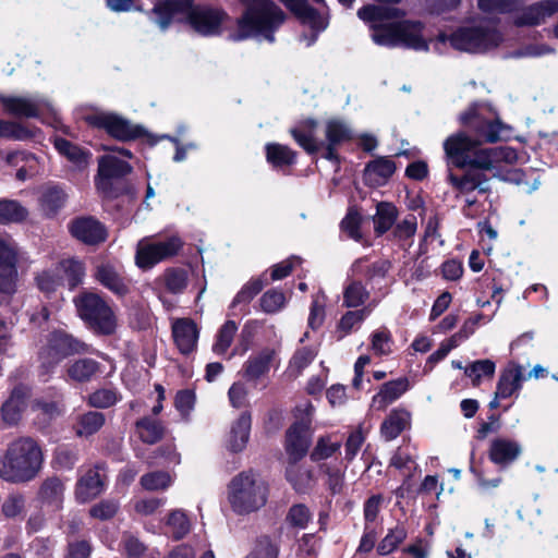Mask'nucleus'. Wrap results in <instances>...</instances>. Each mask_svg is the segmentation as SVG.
Masks as SVG:
<instances>
[{
	"label": "nucleus",
	"mask_w": 558,
	"mask_h": 558,
	"mask_svg": "<svg viewBox=\"0 0 558 558\" xmlns=\"http://www.w3.org/2000/svg\"><path fill=\"white\" fill-rule=\"evenodd\" d=\"M357 15L361 20L373 22L372 39L377 45L428 50V44L422 36L423 24L421 22L391 21L404 15L400 9L365 5L357 11Z\"/></svg>",
	"instance_id": "f257e3e1"
},
{
	"label": "nucleus",
	"mask_w": 558,
	"mask_h": 558,
	"mask_svg": "<svg viewBox=\"0 0 558 558\" xmlns=\"http://www.w3.org/2000/svg\"><path fill=\"white\" fill-rule=\"evenodd\" d=\"M44 464V453L32 437H20L11 441L0 457V480L11 484H23L38 476Z\"/></svg>",
	"instance_id": "f03ea898"
},
{
	"label": "nucleus",
	"mask_w": 558,
	"mask_h": 558,
	"mask_svg": "<svg viewBox=\"0 0 558 558\" xmlns=\"http://www.w3.org/2000/svg\"><path fill=\"white\" fill-rule=\"evenodd\" d=\"M154 22L166 31L178 15H183L190 26L204 36L220 32L223 13L210 8L193 7L192 0H165L153 8Z\"/></svg>",
	"instance_id": "7ed1b4c3"
},
{
	"label": "nucleus",
	"mask_w": 558,
	"mask_h": 558,
	"mask_svg": "<svg viewBox=\"0 0 558 558\" xmlns=\"http://www.w3.org/2000/svg\"><path fill=\"white\" fill-rule=\"evenodd\" d=\"M245 7L238 19V29L230 35L234 41L262 35L275 41V32L286 22L287 14L271 0H241Z\"/></svg>",
	"instance_id": "20e7f679"
},
{
	"label": "nucleus",
	"mask_w": 558,
	"mask_h": 558,
	"mask_svg": "<svg viewBox=\"0 0 558 558\" xmlns=\"http://www.w3.org/2000/svg\"><path fill=\"white\" fill-rule=\"evenodd\" d=\"M268 487L253 470L239 473L228 484V501L238 514L257 511L267 501Z\"/></svg>",
	"instance_id": "39448f33"
},
{
	"label": "nucleus",
	"mask_w": 558,
	"mask_h": 558,
	"mask_svg": "<svg viewBox=\"0 0 558 558\" xmlns=\"http://www.w3.org/2000/svg\"><path fill=\"white\" fill-rule=\"evenodd\" d=\"M438 39L441 43L449 40L457 50L484 52L497 47L502 38L494 23L482 21L475 25L459 27L449 37L440 34Z\"/></svg>",
	"instance_id": "423d86ee"
},
{
	"label": "nucleus",
	"mask_w": 558,
	"mask_h": 558,
	"mask_svg": "<svg viewBox=\"0 0 558 558\" xmlns=\"http://www.w3.org/2000/svg\"><path fill=\"white\" fill-rule=\"evenodd\" d=\"M78 316L98 335L109 336L116 331L117 318L112 308L98 294L82 292L74 299Z\"/></svg>",
	"instance_id": "0eeeda50"
},
{
	"label": "nucleus",
	"mask_w": 558,
	"mask_h": 558,
	"mask_svg": "<svg viewBox=\"0 0 558 558\" xmlns=\"http://www.w3.org/2000/svg\"><path fill=\"white\" fill-rule=\"evenodd\" d=\"M291 134L298 144L308 154H315L325 147L324 158L338 161L339 157L336 153V146L351 138L350 130L340 121L330 120L326 125L327 145L324 142H316L311 134H305L296 129L291 130Z\"/></svg>",
	"instance_id": "6e6552de"
},
{
	"label": "nucleus",
	"mask_w": 558,
	"mask_h": 558,
	"mask_svg": "<svg viewBox=\"0 0 558 558\" xmlns=\"http://www.w3.org/2000/svg\"><path fill=\"white\" fill-rule=\"evenodd\" d=\"M88 345L65 332H53L47 343V347L40 352V360L44 367L50 369L61 360L73 354L85 353Z\"/></svg>",
	"instance_id": "1a4fd4ad"
},
{
	"label": "nucleus",
	"mask_w": 558,
	"mask_h": 558,
	"mask_svg": "<svg viewBox=\"0 0 558 558\" xmlns=\"http://www.w3.org/2000/svg\"><path fill=\"white\" fill-rule=\"evenodd\" d=\"M87 122L98 129L105 130L111 137L129 142L141 137L144 129L133 124L130 120L112 112H99L87 117Z\"/></svg>",
	"instance_id": "9d476101"
},
{
	"label": "nucleus",
	"mask_w": 558,
	"mask_h": 558,
	"mask_svg": "<svg viewBox=\"0 0 558 558\" xmlns=\"http://www.w3.org/2000/svg\"><path fill=\"white\" fill-rule=\"evenodd\" d=\"M132 172V167L112 155H105L98 159L97 187L107 197L116 198L120 191L113 186L112 179L123 178Z\"/></svg>",
	"instance_id": "9b49d317"
},
{
	"label": "nucleus",
	"mask_w": 558,
	"mask_h": 558,
	"mask_svg": "<svg viewBox=\"0 0 558 558\" xmlns=\"http://www.w3.org/2000/svg\"><path fill=\"white\" fill-rule=\"evenodd\" d=\"M181 245L182 243L178 238L156 242L143 240L137 244L136 264L143 269H148L155 264L175 255Z\"/></svg>",
	"instance_id": "f8f14e48"
},
{
	"label": "nucleus",
	"mask_w": 558,
	"mask_h": 558,
	"mask_svg": "<svg viewBox=\"0 0 558 558\" xmlns=\"http://www.w3.org/2000/svg\"><path fill=\"white\" fill-rule=\"evenodd\" d=\"M480 145V141L473 140L463 132H459L445 141L444 150L452 166L464 169L474 147Z\"/></svg>",
	"instance_id": "ddd939ff"
},
{
	"label": "nucleus",
	"mask_w": 558,
	"mask_h": 558,
	"mask_svg": "<svg viewBox=\"0 0 558 558\" xmlns=\"http://www.w3.org/2000/svg\"><path fill=\"white\" fill-rule=\"evenodd\" d=\"M16 250L0 239V293L12 295L16 291Z\"/></svg>",
	"instance_id": "4468645a"
},
{
	"label": "nucleus",
	"mask_w": 558,
	"mask_h": 558,
	"mask_svg": "<svg viewBox=\"0 0 558 558\" xmlns=\"http://www.w3.org/2000/svg\"><path fill=\"white\" fill-rule=\"evenodd\" d=\"M71 234L87 245H98L106 241L107 230L105 226L94 217H80L70 225Z\"/></svg>",
	"instance_id": "2eb2a0df"
},
{
	"label": "nucleus",
	"mask_w": 558,
	"mask_h": 558,
	"mask_svg": "<svg viewBox=\"0 0 558 558\" xmlns=\"http://www.w3.org/2000/svg\"><path fill=\"white\" fill-rule=\"evenodd\" d=\"M557 11V0L539 1L522 9L521 12L514 16L513 24L518 27L539 25Z\"/></svg>",
	"instance_id": "dca6fc26"
},
{
	"label": "nucleus",
	"mask_w": 558,
	"mask_h": 558,
	"mask_svg": "<svg viewBox=\"0 0 558 558\" xmlns=\"http://www.w3.org/2000/svg\"><path fill=\"white\" fill-rule=\"evenodd\" d=\"M198 335L197 325L192 319L179 318L172 325L173 340L182 354L187 355L196 349Z\"/></svg>",
	"instance_id": "f3484780"
},
{
	"label": "nucleus",
	"mask_w": 558,
	"mask_h": 558,
	"mask_svg": "<svg viewBox=\"0 0 558 558\" xmlns=\"http://www.w3.org/2000/svg\"><path fill=\"white\" fill-rule=\"evenodd\" d=\"M101 372V364L92 357H80L65 365V379L76 384L92 381Z\"/></svg>",
	"instance_id": "a211bd4d"
},
{
	"label": "nucleus",
	"mask_w": 558,
	"mask_h": 558,
	"mask_svg": "<svg viewBox=\"0 0 558 558\" xmlns=\"http://www.w3.org/2000/svg\"><path fill=\"white\" fill-rule=\"evenodd\" d=\"M102 464H97L94 469H89L76 484V498L81 502L89 501L96 498L104 489L105 474Z\"/></svg>",
	"instance_id": "6ab92c4d"
},
{
	"label": "nucleus",
	"mask_w": 558,
	"mask_h": 558,
	"mask_svg": "<svg viewBox=\"0 0 558 558\" xmlns=\"http://www.w3.org/2000/svg\"><path fill=\"white\" fill-rule=\"evenodd\" d=\"M303 24H308L315 31L326 28V23L316 9L306 0H280Z\"/></svg>",
	"instance_id": "aec40b11"
},
{
	"label": "nucleus",
	"mask_w": 558,
	"mask_h": 558,
	"mask_svg": "<svg viewBox=\"0 0 558 558\" xmlns=\"http://www.w3.org/2000/svg\"><path fill=\"white\" fill-rule=\"evenodd\" d=\"M312 442L310 430H303L298 427H289L287 430V451L293 463L301 460L308 451Z\"/></svg>",
	"instance_id": "412c9836"
},
{
	"label": "nucleus",
	"mask_w": 558,
	"mask_h": 558,
	"mask_svg": "<svg viewBox=\"0 0 558 558\" xmlns=\"http://www.w3.org/2000/svg\"><path fill=\"white\" fill-rule=\"evenodd\" d=\"M521 453V446L512 440L497 438L492 441L489 449L490 460L499 465L513 462Z\"/></svg>",
	"instance_id": "4be33fe9"
},
{
	"label": "nucleus",
	"mask_w": 558,
	"mask_h": 558,
	"mask_svg": "<svg viewBox=\"0 0 558 558\" xmlns=\"http://www.w3.org/2000/svg\"><path fill=\"white\" fill-rule=\"evenodd\" d=\"M95 277L104 287L117 295L123 296L129 292L123 277L108 263L100 264L96 267Z\"/></svg>",
	"instance_id": "5701e85b"
},
{
	"label": "nucleus",
	"mask_w": 558,
	"mask_h": 558,
	"mask_svg": "<svg viewBox=\"0 0 558 558\" xmlns=\"http://www.w3.org/2000/svg\"><path fill=\"white\" fill-rule=\"evenodd\" d=\"M26 408V392L22 387L14 388L10 398L3 403L1 408L2 418L9 425L16 424L22 412Z\"/></svg>",
	"instance_id": "b1692460"
},
{
	"label": "nucleus",
	"mask_w": 558,
	"mask_h": 558,
	"mask_svg": "<svg viewBox=\"0 0 558 558\" xmlns=\"http://www.w3.org/2000/svg\"><path fill=\"white\" fill-rule=\"evenodd\" d=\"M396 171V165L387 157L369 161L365 168L366 181L374 185L384 184Z\"/></svg>",
	"instance_id": "393cba45"
},
{
	"label": "nucleus",
	"mask_w": 558,
	"mask_h": 558,
	"mask_svg": "<svg viewBox=\"0 0 558 558\" xmlns=\"http://www.w3.org/2000/svg\"><path fill=\"white\" fill-rule=\"evenodd\" d=\"M251 430V414L243 412L234 422L230 433L229 449L232 452L242 451L248 441Z\"/></svg>",
	"instance_id": "a878e982"
},
{
	"label": "nucleus",
	"mask_w": 558,
	"mask_h": 558,
	"mask_svg": "<svg viewBox=\"0 0 558 558\" xmlns=\"http://www.w3.org/2000/svg\"><path fill=\"white\" fill-rule=\"evenodd\" d=\"M59 276L62 277V284L66 282L70 289L76 288L82 283L85 268L82 262L68 258L62 259L56 265Z\"/></svg>",
	"instance_id": "bb28decb"
},
{
	"label": "nucleus",
	"mask_w": 558,
	"mask_h": 558,
	"mask_svg": "<svg viewBox=\"0 0 558 558\" xmlns=\"http://www.w3.org/2000/svg\"><path fill=\"white\" fill-rule=\"evenodd\" d=\"M522 380L523 368L521 366L518 365L504 371L497 384L496 398L505 399L510 397L521 387Z\"/></svg>",
	"instance_id": "cd10ccee"
},
{
	"label": "nucleus",
	"mask_w": 558,
	"mask_h": 558,
	"mask_svg": "<svg viewBox=\"0 0 558 558\" xmlns=\"http://www.w3.org/2000/svg\"><path fill=\"white\" fill-rule=\"evenodd\" d=\"M274 354V350L264 349L256 356L251 357L245 363L244 376L248 380H256L268 373Z\"/></svg>",
	"instance_id": "c85d7f7f"
},
{
	"label": "nucleus",
	"mask_w": 558,
	"mask_h": 558,
	"mask_svg": "<svg viewBox=\"0 0 558 558\" xmlns=\"http://www.w3.org/2000/svg\"><path fill=\"white\" fill-rule=\"evenodd\" d=\"M1 102L12 114L25 118H36L39 116L38 104L24 97H2Z\"/></svg>",
	"instance_id": "c756f323"
},
{
	"label": "nucleus",
	"mask_w": 558,
	"mask_h": 558,
	"mask_svg": "<svg viewBox=\"0 0 558 558\" xmlns=\"http://www.w3.org/2000/svg\"><path fill=\"white\" fill-rule=\"evenodd\" d=\"M64 486L59 477L46 478L40 485L38 495L43 502L59 508L63 499Z\"/></svg>",
	"instance_id": "7c9ffc66"
},
{
	"label": "nucleus",
	"mask_w": 558,
	"mask_h": 558,
	"mask_svg": "<svg viewBox=\"0 0 558 558\" xmlns=\"http://www.w3.org/2000/svg\"><path fill=\"white\" fill-rule=\"evenodd\" d=\"M398 217V209L391 203L380 202L376 206L374 217L375 232L377 235L386 233L395 223Z\"/></svg>",
	"instance_id": "2f4dec72"
},
{
	"label": "nucleus",
	"mask_w": 558,
	"mask_h": 558,
	"mask_svg": "<svg viewBox=\"0 0 558 558\" xmlns=\"http://www.w3.org/2000/svg\"><path fill=\"white\" fill-rule=\"evenodd\" d=\"M138 437L143 442L154 445L163 437V426L150 417H143L135 423Z\"/></svg>",
	"instance_id": "473e14b6"
},
{
	"label": "nucleus",
	"mask_w": 558,
	"mask_h": 558,
	"mask_svg": "<svg viewBox=\"0 0 558 558\" xmlns=\"http://www.w3.org/2000/svg\"><path fill=\"white\" fill-rule=\"evenodd\" d=\"M409 413L405 411H393L380 427V433L386 440L398 437L409 423Z\"/></svg>",
	"instance_id": "72a5a7b5"
},
{
	"label": "nucleus",
	"mask_w": 558,
	"mask_h": 558,
	"mask_svg": "<svg viewBox=\"0 0 558 558\" xmlns=\"http://www.w3.org/2000/svg\"><path fill=\"white\" fill-rule=\"evenodd\" d=\"M105 414L97 411H89L78 416L76 435L90 436L96 434L105 424Z\"/></svg>",
	"instance_id": "f704fd0d"
},
{
	"label": "nucleus",
	"mask_w": 558,
	"mask_h": 558,
	"mask_svg": "<svg viewBox=\"0 0 558 558\" xmlns=\"http://www.w3.org/2000/svg\"><path fill=\"white\" fill-rule=\"evenodd\" d=\"M497 158V149L475 146L466 162L468 170H492Z\"/></svg>",
	"instance_id": "c9c22d12"
},
{
	"label": "nucleus",
	"mask_w": 558,
	"mask_h": 558,
	"mask_svg": "<svg viewBox=\"0 0 558 558\" xmlns=\"http://www.w3.org/2000/svg\"><path fill=\"white\" fill-rule=\"evenodd\" d=\"M27 210L17 201L0 199V225L22 222Z\"/></svg>",
	"instance_id": "e433bc0d"
},
{
	"label": "nucleus",
	"mask_w": 558,
	"mask_h": 558,
	"mask_svg": "<svg viewBox=\"0 0 558 558\" xmlns=\"http://www.w3.org/2000/svg\"><path fill=\"white\" fill-rule=\"evenodd\" d=\"M66 194L58 186L47 187L41 197L40 205L47 216H53L64 205Z\"/></svg>",
	"instance_id": "4c0bfd02"
},
{
	"label": "nucleus",
	"mask_w": 558,
	"mask_h": 558,
	"mask_svg": "<svg viewBox=\"0 0 558 558\" xmlns=\"http://www.w3.org/2000/svg\"><path fill=\"white\" fill-rule=\"evenodd\" d=\"M267 160L274 167L289 166L294 162L295 155L287 146L280 144H268L266 146Z\"/></svg>",
	"instance_id": "58836bf2"
},
{
	"label": "nucleus",
	"mask_w": 558,
	"mask_h": 558,
	"mask_svg": "<svg viewBox=\"0 0 558 558\" xmlns=\"http://www.w3.org/2000/svg\"><path fill=\"white\" fill-rule=\"evenodd\" d=\"M54 146L58 151L65 156L70 161L78 166L87 163V158L89 155L70 141L65 138H57L54 141Z\"/></svg>",
	"instance_id": "ea45409f"
},
{
	"label": "nucleus",
	"mask_w": 558,
	"mask_h": 558,
	"mask_svg": "<svg viewBox=\"0 0 558 558\" xmlns=\"http://www.w3.org/2000/svg\"><path fill=\"white\" fill-rule=\"evenodd\" d=\"M33 136L34 132L26 125L14 121L0 120V137L14 141H25Z\"/></svg>",
	"instance_id": "a19ab883"
},
{
	"label": "nucleus",
	"mask_w": 558,
	"mask_h": 558,
	"mask_svg": "<svg viewBox=\"0 0 558 558\" xmlns=\"http://www.w3.org/2000/svg\"><path fill=\"white\" fill-rule=\"evenodd\" d=\"M369 296L361 281L351 282L343 292V303L347 307H357L362 305Z\"/></svg>",
	"instance_id": "79ce46f5"
},
{
	"label": "nucleus",
	"mask_w": 558,
	"mask_h": 558,
	"mask_svg": "<svg viewBox=\"0 0 558 558\" xmlns=\"http://www.w3.org/2000/svg\"><path fill=\"white\" fill-rule=\"evenodd\" d=\"M464 374L472 378L474 386H478L482 376L493 377L495 374V363L490 360H478L464 368Z\"/></svg>",
	"instance_id": "37998d69"
},
{
	"label": "nucleus",
	"mask_w": 558,
	"mask_h": 558,
	"mask_svg": "<svg viewBox=\"0 0 558 558\" xmlns=\"http://www.w3.org/2000/svg\"><path fill=\"white\" fill-rule=\"evenodd\" d=\"M163 282L171 293H181L187 284V275L184 269L169 268L163 274Z\"/></svg>",
	"instance_id": "c03bdc74"
},
{
	"label": "nucleus",
	"mask_w": 558,
	"mask_h": 558,
	"mask_svg": "<svg viewBox=\"0 0 558 558\" xmlns=\"http://www.w3.org/2000/svg\"><path fill=\"white\" fill-rule=\"evenodd\" d=\"M408 389V379L399 378L397 380H391L385 383L380 391L377 396H375L374 400L380 399L384 402H391L399 398L403 392Z\"/></svg>",
	"instance_id": "a18cd8bd"
},
{
	"label": "nucleus",
	"mask_w": 558,
	"mask_h": 558,
	"mask_svg": "<svg viewBox=\"0 0 558 558\" xmlns=\"http://www.w3.org/2000/svg\"><path fill=\"white\" fill-rule=\"evenodd\" d=\"M238 330V326L233 320H227L219 329L217 341L213 347V350L218 353H225L231 345L234 335Z\"/></svg>",
	"instance_id": "49530a36"
},
{
	"label": "nucleus",
	"mask_w": 558,
	"mask_h": 558,
	"mask_svg": "<svg viewBox=\"0 0 558 558\" xmlns=\"http://www.w3.org/2000/svg\"><path fill=\"white\" fill-rule=\"evenodd\" d=\"M38 289L47 295L53 293L62 286V277L59 276L57 268L45 270L36 277Z\"/></svg>",
	"instance_id": "de8ad7c7"
},
{
	"label": "nucleus",
	"mask_w": 558,
	"mask_h": 558,
	"mask_svg": "<svg viewBox=\"0 0 558 558\" xmlns=\"http://www.w3.org/2000/svg\"><path fill=\"white\" fill-rule=\"evenodd\" d=\"M287 478L299 493H306L313 484V474L310 470L291 469L287 471Z\"/></svg>",
	"instance_id": "09e8293b"
},
{
	"label": "nucleus",
	"mask_w": 558,
	"mask_h": 558,
	"mask_svg": "<svg viewBox=\"0 0 558 558\" xmlns=\"http://www.w3.org/2000/svg\"><path fill=\"white\" fill-rule=\"evenodd\" d=\"M118 399L114 390L101 388L88 396V404L96 409H107L114 405Z\"/></svg>",
	"instance_id": "8fccbe9b"
},
{
	"label": "nucleus",
	"mask_w": 558,
	"mask_h": 558,
	"mask_svg": "<svg viewBox=\"0 0 558 558\" xmlns=\"http://www.w3.org/2000/svg\"><path fill=\"white\" fill-rule=\"evenodd\" d=\"M407 537V530L403 526H396L390 530L386 537L379 543L377 550L380 555L391 553Z\"/></svg>",
	"instance_id": "3c124183"
},
{
	"label": "nucleus",
	"mask_w": 558,
	"mask_h": 558,
	"mask_svg": "<svg viewBox=\"0 0 558 558\" xmlns=\"http://www.w3.org/2000/svg\"><path fill=\"white\" fill-rule=\"evenodd\" d=\"M362 222V217L356 208L351 207L348 210V214L341 221V228L345 231L350 238L355 241H360L362 239V234L360 231V226Z\"/></svg>",
	"instance_id": "603ef678"
},
{
	"label": "nucleus",
	"mask_w": 558,
	"mask_h": 558,
	"mask_svg": "<svg viewBox=\"0 0 558 558\" xmlns=\"http://www.w3.org/2000/svg\"><path fill=\"white\" fill-rule=\"evenodd\" d=\"M259 302L265 313L272 314L284 305L286 296L281 291L271 289L262 295Z\"/></svg>",
	"instance_id": "864d4df0"
},
{
	"label": "nucleus",
	"mask_w": 558,
	"mask_h": 558,
	"mask_svg": "<svg viewBox=\"0 0 558 558\" xmlns=\"http://www.w3.org/2000/svg\"><path fill=\"white\" fill-rule=\"evenodd\" d=\"M313 411L314 407L310 401L298 404L294 409L295 422L290 427H298L303 430H310Z\"/></svg>",
	"instance_id": "5fc2aeb1"
},
{
	"label": "nucleus",
	"mask_w": 558,
	"mask_h": 558,
	"mask_svg": "<svg viewBox=\"0 0 558 558\" xmlns=\"http://www.w3.org/2000/svg\"><path fill=\"white\" fill-rule=\"evenodd\" d=\"M168 525L172 529V534L175 539L184 537L190 531V524L185 514L180 510H174L169 514Z\"/></svg>",
	"instance_id": "6e6d98bb"
},
{
	"label": "nucleus",
	"mask_w": 558,
	"mask_h": 558,
	"mask_svg": "<svg viewBox=\"0 0 558 558\" xmlns=\"http://www.w3.org/2000/svg\"><path fill=\"white\" fill-rule=\"evenodd\" d=\"M279 554L278 547L267 537L263 536L257 539L253 548L251 558H277Z\"/></svg>",
	"instance_id": "4d7b16f0"
},
{
	"label": "nucleus",
	"mask_w": 558,
	"mask_h": 558,
	"mask_svg": "<svg viewBox=\"0 0 558 558\" xmlns=\"http://www.w3.org/2000/svg\"><path fill=\"white\" fill-rule=\"evenodd\" d=\"M170 483V476L166 472H153L142 476L141 484L147 490L166 488Z\"/></svg>",
	"instance_id": "13d9d810"
},
{
	"label": "nucleus",
	"mask_w": 558,
	"mask_h": 558,
	"mask_svg": "<svg viewBox=\"0 0 558 558\" xmlns=\"http://www.w3.org/2000/svg\"><path fill=\"white\" fill-rule=\"evenodd\" d=\"M517 7V0H478V8L489 13H507Z\"/></svg>",
	"instance_id": "bf43d9fd"
},
{
	"label": "nucleus",
	"mask_w": 558,
	"mask_h": 558,
	"mask_svg": "<svg viewBox=\"0 0 558 558\" xmlns=\"http://www.w3.org/2000/svg\"><path fill=\"white\" fill-rule=\"evenodd\" d=\"M340 448L339 442L331 444L329 438L322 437L318 439L315 448L311 453L313 461H320L331 457Z\"/></svg>",
	"instance_id": "052dcab7"
},
{
	"label": "nucleus",
	"mask_w": 558,
	"mask_h": 558,
	"mask_svg": "<svg viewBox=\"0 0 558 558\" xmlns=\"http://www.w3.org/2000/svg\"><path fill=\"white\" fill-rule=\"evenodd\" d=\"M25 498L21 494L10 495L2 504V513L7 518H15L24 511Z\"/></svg>",
	"instance_id": "680f3d73"
},
{
	"label": "nucleus",
	"mask_w": 558,
	"mask_h": 558,
	"mask_svg": "<svg viewBox=\"0 0 558 558\" xmlns=\"http://www.w3.org/2000/svg\"><path fill=\"white\" fill-rule=\"evenodd\" d=\"M448 180L453 187L459 190L461 193H470L476 190L474 182L473 170H466L462 177H458L452 172H449Z\"/></svg>",
	"instance_id": "e2e57ef3"
},
{
	"label": "nucleus",
	"mask_w": 558,
	"mask_h": 558,
	"mask_svg": "<svg viewBox=\"0 0 558 558\" xmlns=\"http://www.w3.org/2000/svg\"><path fill=\"white\" fill-rule=\"evenodd\" d=\"M263 289V282L259 279H255L247 284H245L241 291L235 295L232 306H236L241 303L251 302L255 295H257Z\"/></svg>",
	"instance_id": "0e129e2a"
},
{
	"label": "nucleus",
	"mask_w": 558,
	"mask_h": 558,
	"mask_svg": "<svg viewBox=\"0 0 558 558\" xmlns=\"http://www.w3.org/2000/svg\"><path fill=\"white\" fill-rule=\"evenodd\" d=\"M311 519L308 508L302 504L294 505L290 508L287 520L291 525L304 529Z\"/></svg>",
	"instance_id": "69168bd1"
},
{
	"label": "nucleus",
	"mask_w": 558,
	"mask_h": 558,
	"mask_svg": "<svg viewBox=\"0 0 558 558\" xmlns=\"http://www.w3.org/2000/svg\"><path fill=\"white\" fill-rule=\"evenodd\" d=\"M118 511V504L113 500H102L89 509V514L99 520H109Z\"/></svg>",
	"instance_id": "338daca9"
},
{
	"label": "nucleus",
	"mask_w": 558,
	"mask_h": 558,
	"mask_svg": "<svg viewBox=\"0 0 558 558\" xmlns=\"http://www.w3.org/2000/svg\"><path fill=\"white\" fill-rule=\"evenodd\" d=\"M92 546L87 541L71 542L64 558H89Z\"/></svg>",
	"instance_id": "774afa93"
}]
</instances>
